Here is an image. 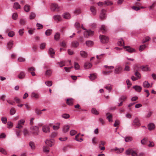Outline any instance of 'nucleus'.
<instances>
[{
	"mask_svg": "<svg viewBox=\"0 0 156 156\" xmlns=\"http://www.w3.org/2000/svg\"><path fill=\"white\" fill-rule=\"evenodd\" d=\"M106 10L104 9L101 10L100 15V18L101 20H103L106 18Z\"/></svg>",
	"mask_w": 156,
	"mask_h": 156,
	"instance_id": "obj_7",
	"label": "nucleus"
},
{
	"mask_svg": "<svg viewBox=\"0 0 156 156\" xmlns=\"http://www.w3.org/2000/svg\"><path fill=\"white\" fill-rule=\"evenodd\" d=\"M133 88L135 89L136 91L138 92H140L142 88L141 86L137 85L133 86Z\"/></svg>",
	"mask_w": 156,
	"mask_h": 156,
	"instance_id": "obj_14",
	"label": "nucleus"
},
{
	"mask_svg": "<svg viewBox=\"0 0 156 156\" xmlns=\"http://www.w3.org/2000/svg\"><path fill=\"white\" fill-rule=\"evenodd\" d=\"M118 44L120 46H123L124 45L123 41L122 39H120L118 40Z\"/></svg>",
	"mask_w": 156,
	"mask_h": 156,
	"instance_id": "obj_30",
	"label": "nucleus"
},
{
	"mask_svg": "<svg viewBox=\"0 0 156 156\" xmlns=\"http://www.w3.org/2000/svg\"><path fill=\"white\" fill-rule=\"evenodd\" d=\"M106 115L107 116V119L108 121L109 122H112V115L109 113H107L106 114Z\"/></svg>",
	"mask_w": 156,
	"mask_h": 156,
	"instance_id": "obj_18",
	"label": "nucleus"
},
{
	"mask_svg": "<svg viewBox=\"0 0 156 156\" xmlns=\"http://www.w3.org/2000/svg\"><path fill=\"white\" fill-rule=\"evenodd\" d=\"M35 68L33 67H31L28 68V71L29 72H31L35 71Z\"/></svg>",
	"mask_w": 156,
	"mask_h": 156,
	"instance_id": "obj_55",
	"label": "nucleus"
},
{
	"mask_svg": "<svg viewBox=\"0 0 156 156\" xmlns=\"http://www.w3.org/2000/svg\"><path fill=\"white\" fill-rule=\"evenodd\" d=\"M59 7L58 6V5L56 4H52L51 6V11H59Z\"/></svg>",
	"mask_w": 156,
	"mask_h": 156,
	"instance_id": "obj_5",
	"label": "nucleus"
},
{
	"mask_svg": "<svg viewBox=\"0 0 156 156\" xmlns=\"http://www.w3.org/2000/svg\"><path fill=\"white\" fill-rule=\"evenodd\" d=\"M70 126H69L66 125L63 126V131L64 133H66L69 131Z\"/></svg>",
	"mask_w": 156,
	"mask_h": 156,
	"instance_id": "obj_17",
	"label": "nucleus"
},
{
	"mask_svg": "<svg viewBox=\"0 0 156 156\" xmlns=\"http://www.w3.org/2000/svg\"><path fill=\"white\" fill-rule=\"evenodd\" d=\"M77 133L76 131L75 130H71L70 132V135L71 136H73Z\"/></svg>",
	"mask_w": 156,
	"mask_h": 156,
	"instance_id": "obj_62",
	"label": "nucleus"
},
{
	"mask_svg": "<svg viewBox=\"0 0 156 156\" xmlns=\"http://www.w3.org/2000/svg\"><path fill=\"white\" fill-rule=\"evenodd\" d=\"M75 27L78 29H79L80 28V25L79 23L78 22H76L75 23Z\"/></svg>",
	"mask_w": 156,
	"mask_h": 156,
	"instance_id": "obj_52",
	"label": "nucleus"
},
{
	"mask_svg": "<svg viewBox=\"0 0 156 156\" xmlns=\"http://www.w3.org/2000/svg\"><path fill=\"white\" fill-rule=\"evenodd\" d=\"M13 8L16 9H20V5L18 2H15L14 3Z\"/></svg>",
	"mask_w": 156,
	"mask_h": 156,
	"instance_id": "obj_27",
	"label": "nucleus"
},
{
	"mask_svg": "<svg viewBox=\"0 0 156 156\" xmlns=\"http://www.w3.org/2000/svg\"><path fill=\"white\" fill-rule=\"evenodd\" d=\"M73 99L72 98H68L66 100V103L69 105H73Z\"/></svg>",
	"mask_w": 156,
	"mask_h": 156,
	"instance_id": "obj_13",
	"label": "nucleus"
},
{
	"mask_svg": "<svg viewBox=\"0 0 156 156\" xmlns=\"http://www.w3.org/2000/svg\"><path fill=\"white\" fill-rule=\"evenodd\" d=\"M29 146L32 149H34L35 148V146L34 142H30L29 143Z\"/></svg>",
	"mask_w": 156,
	"mask_h": 156,
	"instance_id": "obj_42",
	"label": "nucleus"
},
{
	"mask_svg": "<svg viewBox=\"0 0 156 156\" xmlns=\"http://www.w3.org/2000/svg\"><path fill=\"white\" fill-rule=\"evenodd\" d=\"M15 109L13 108H12L10 111V113L11 115H13L15 113Z\"/></svg>",
	"mask_w": 156,
	"mask_h": 156,
	"instance_id": "obj_53",
	"label": "nucleus"
},
{
	"mask_svg": "<svg viewBox=\"0 0 156 156\" xmlns=\"http://www.w3.org/2000/svg\"><path fill=\"white\" fill-rule=\"evenodd\" d=\"M146 47L145 44H143L141 45L139 48V50L140 51H142L144 50Z\"/></svg>",
	"mask_w": 156,
	"mask_h": 156,
	"instance_id": "obj_45",
	"label": "nucleus"
},
{
	"mask_svg": "<svg viewBox=\"0 0 156 156\" xmlns=\"http://www.w3.org/2000/svg\"><path fill=\"white\" fill-rule=\"evenodd\" d=\"M14 33L13 31L9 32L8 34V35L10 37H12L14 36Z\"/></svg>",
	"mask_w": 156,
	"mask_h": 156,
	"instance_id": "obj_63",
	"label": "nucleus"
},
{
	"mask_svg": "<svg viewBox=\"0 0 156 156\" xmlns=\"http://www.w3.org/2000/svg\"><path fill=\"white\" fill-rule=\"evenodd\" d=\"M123 47L124 48L126 49V51L129 53H132L135 51V49L131 48L129 46H124Z\"/></svg>",
	"mask_w": 156,
	"mask_h": 156,
	"instance_id": "obj_8",
	"label": "nucleus"
},
{
	"mask_svg": "<svg viewBox=\"0 0 156 156\" xmlns=\"http://www.w3.org/2000/svg\"><path fill=\"white\" fill-rule=\"evenodd\" d=\"M86 44L87 46L89 47L93 45V42L91 41H86Z\"/></svg>",
	"mask_w": 156,
	"mask_h": 156,
	"instance_id": "obj_29",
	"label": "nucleus"
},
{
	"mask_svg": "<svg viewBox=\"0 0 156 156\" xmlns=\"http://www.w3.org/2000/svg\"><path fill=\"white\" fill-rule=\"evenodd\" d=\"M15 131L16 136L17 137H19L20 135V133L21 132V130L20 129H16Z\"/></svg>",
	"mask_w": 156,
	"mask_h": 156,
	"instance_id": "obj_51",
	"label": "nucleus"
},
{
	"mask_svg": "<svg viewBox=\"0 0 156 156\" xmlns=\"http://www.w3.org/2000/svg\"><path fill=\"white\" fill-rule=\"evenodd\" d=\"M151 39V38L149 37H145V40H143L142 41V43H144L145 42L149 41Z\"/></svg>",
	"mask_w": 156,
	"mask_h": 156,
	"instance_id": "obj_48",
	"label": "nucleus"
},
{
	"mask_svg": "<svg viewBox=\"0 0 156 156\" xmlns=\"http://www.w3.org/2000/svg\"><path fill=\"white\" fill-rule=\"evenodd\" d=\"M0 152L4 154H7L6 151L3 148H0Z\"/></svg>",
	"mask_w": 156,
	"mask_h": 156,
	"instance_id": "obj_57",
	"label": "nucleus"
},
{
	"mask_svg": "<svg viewBox=\"0 0 156 156\" xmlns=\"http://www.w3.org/2000/svg\"><path fill=\"white\" fill-rule=\"evenodd\" d=\"M45 142L48 146L51 147L55 144V140L52 139L50 140L47 139L45 141Z\"/></svg>",
	"mask_w": 156,
	"mask_h": 156,
	"instance_id": "obj_4",
	"label": "nucleus"
},
{
	"mask_svg": "<svg viewBox=\"0 0 156 156\" xmlns=\"http://www.w3.org/2000/svg\"><path fill=\"white\" fill-rule=\"evenodd\" d=\"M53 18L54 20L56 21H59L62 20L61 17L58 15H54L53 16Z\"/></svg>",
	"mask_w": 156,
	"mask_h": 156,
	"instance_id": "obj_12",
	"label": "nucleus"
},
{
	"mask_svg": "<svg viewBox=\"0 0 156 156\" xmlns=\"http://www.w3.org/2000/svg\"><path fill=\"white\" fill-rule=\"evenodd\" d=\"M81 56L83 58H86L87 55V53L84 51H80V53Z\"/></svg>",
	"mask_w": 156,
	"mask_h": 156,
	"instance_id": "obj_22",
	"label": "nucleus"
},
{
	"mask_svg": "<svg viewBox=\"0 0 156 156\" xmlns=\"http://www.w3.org/2000/svg\"><path fill=\"white\" fill-rule=\"evenodd\" d=\"M147 127L148 129L151 131L154 129L155 126L153 123H150L148 124Z\"/></svg>",
	"mask_w": 156,
	"mask_h": 156,
	"instance_id": "obj_16",
	"label": "nucleus"
},
{
	"mask_svg": "<svg viewBox=\"0 0 156 156\" xmlns=\"http://www.w3.org/2000/svg\"><path fill=\"white\" fill-rule=\"evenodd\" d=\"M18 61L19 62H24L25 61V59L22 57H20L18 58Z\"/></svg>",
	"mask_w": 156,
	"mask_h": 156,
	"instance_id": "obj_61",
	"label": "nucleus"
},
{
	"mask_svg": "<svg viewBox=\"0 0 156 156\" xmlns=\"http://www.w3.org/2000/svg\"><path fill=\"white\" fill-rule=\"evenodd\" d=\"M126 154L127 155H129L131 154L132 156H137L136 152L133 150L130 149H129L126 151Z\"/></svg>",
	"mask_w": 156,
	"mask_h": 156,
	"instance_id": "obj_2",
	"label": "nucleus"
},
{
	"mask_svg": "<svg viewBox=\"0 0 156 156\" xmlns=\"http://www.w3.org/2000/svg\"><path fill=\"white\" fill-rule=\"evenodd\" d=\"M52 32V30L51 29H48L47 30L45 31V35L47 36H49L51 34Z\"/></svg>",
	"mask_w": 156,
	"mask_h": 156,
	"instance_id": "obj_38",
	"label": "nucleus"
},
{
	"mask_svg": "<svg viewBox=\"0 0 156 156\" xmlns=\"http://www.w3.org/2000/svg\"><path fill=\"white\" fill-rule=\"evenodd\" d=\"M89 77L91 80H93L96 78V76L94 74H91L90 75Z\"/></svg>",
	"mask_w": 156,
	"mask_h": 156,
	"instance_id": "obj_59",
	"label": "nucleus"
},
{
	"mask_svg": "<svg viewBox=\"0 0 156 156\" xmlns=\"http://www.w3.org/2000/svg\"><path fill=\"white\" fill-rule=\"evenodd\" d=\"M79 45L78 42L76 41H75L72 42V45L73 47L74 48L77 47Z\"/></svg>",
	"mask_w": 156,
	"mask_h": 156,
	"instance_id": "obj_25",
	"label": "nucleus"
},
{
	"mask_svg": "<svg viewBox=\"0 0 156 156\" xmlns=\"http://www.w3.org/2000/svg\"><path fill=\"white\" fill-rule=\"evenodd\" d=\"M143 87L144 88H148L150 87V83L147 81H144L143 83Z\"/></svg>",
	"mask_w": 156,
	"mask_h": 156,
	"instance_id": "obj_33",
	"label": "nucleus"
},
{
	"mask_svg": "<svg viewBox=\"0 0 156 156\" xmlns=\"http://www.w3.org/2000/svg\"><path fill=\"white\" fill-rule=\"evenodd\" d=\"M52 82L51 81L45 82V84L48 86L50 87L52 85Z\"/></svg>",
	"mask_w": 156,
	"mask_h": 156,
	"instance_id": "obj_54",
	"label": "nucleus"
},
{
	"mask_svg": "<svg viewBox=\"0 0 156 156\" xmlns=\"http://www.w3.org/2000/svg\"><path fill=\"white\" fill-rule=\"evenodd\" d=\"M125 141L126 142H129L131 141L133 138L130 136H128L125 138Z\"/></svg>",
	"mask_w": 156,
	"mask_h": 156,
	"instance_id": "obj_43",
	"label": "nucleus"
},
{
	"mask_svg": "<svg viewBox=\"0 0 156 156\" xmlns=\"http://www.w3.org/2000/svg\"><path fill=\"white\" fill-rule=\"evenodd\" d=\"M32 133L34 135H38L39 132V128L37 126H31L30 127Z\"/></svg>",
	"mask_w": 156,
	"mask_h": 156,
	"instance_id": "obj_1",
	"label": "nucleus"
},
{
	"mask_svg": "<svg viewBox=\"0 0 156 156\" xmlns=\"http://www.w3.org/2000/svg\"><path fill=\"white\" fill-rule=\"evenodd\" d=\"M60 36V34L59 33H56L54 36L55 39L56 41L58 40Z\"/></svg>",
	"mask_w": 156,
	"mask_h": 156,
	"instance_id": "obj_40",
	"label": "nucleus"
},
{
	"mask_svg": "<svg viewBox=\"0 0 156 156\" xmlns=\"http://www.w3.org/2000/svg\"><path fill=\"white\" fill-rule=\"evenodd\" d=\"M74 67L75 69L78 70L80 69V66L78 63L75 62H74Z\"/></svg>",
	"mask_w": 156,
	"mask_h": 156,
	"instance_id": "obj_36",
	"label": "nucleus"
},
{
	"mask_svg": "<svg viewBox=\"0 0 156 156\" xmlns=\"http://www.w3.org/2000/svg\"><path fill=\"white\" fill-rule=\"evenodd\" d=\"M23 133L25 136L28 135L29 134L28 131L26 129H23Z\"/></svg>",
	"mask_w": 156,
	"mask_h": 156,
	"instance_id": "obj_60",
	"label": "nucleus"
},
{
	"mask_svg": "<svg viewBox=\"0 0 156 156\" xmlns=\"http://www.w3.org/2000/svg\"><path fill=\"white\" fill-rule=\"evenodd\" d=\"M62 16L64 18L66 19H70V14L68 12H66L63 14Z\"/></svg>",
	"mask_w": 156,
	"mask_h": 156,
	"instance_id": "obj_21",
	"label": "nucleus"
},
{
	"mask_svg": "<svg viewBox=\"0 0 156 156\" xmlns=\"http://www.w3.org/2000/svg\"><path fill=\"white\" fill-rule=\"evenodd\" d=\"M135 75L138 77V79H140L141 77L140 73L138 71L136 72L134 74Z\"/></svg>",
	"mask_w": 156,
	"mask_h": 156,
	"instance_id": "obj_64",
	"label": "nucleus"
},
{
	"mask_svg": "<svg viewBox=\"0 0 156 156\" xmlns=\"http://www.w3.org/2000/svg\"><path fill=\"white\" fill-rule=\"evenodd\" d=\"M105 4L107 5H110L112 4V3L109 1H106L104 2Z\"/></svg>",
	"mask_w": 156,
	"mask_h": 156,
	"instance_id": "obj_58",
	"label": "nucleus"
},
{
	"mask_svg": "<svg viewBox=\"0 0 156 156\" xmlns=\"http://www.w3.org/2000/svg\"><path fill=\"white\" fill-rule=\"evenodd\" d=\"M59 127V124L58 123L57 126H53V129L54 130H57Z\"/></svg>",
	"mask_w": 156,
	"mask_h": 156,
	"instance_id": "obj_56",
	"label": "nucleus"
},
{
	"mask_svg": "<svg viewBox=\"0 0 156 156\" xmlns=\"http://www.w3.org/2000/svg\"><path fill=\"white\" fill-rule=\"evenodd\" d=\"M49 53L51 55V57L52 58H54V56L52 55L55 53L54 50L52 48H50L49 49Z\"/></svg>",
	"mask_w": 156,
	"mask_h": 156,
	"instance_id": "obj_19",
	"label": "nucleus"
},
{
	"mask_svg": "<svg viewBox=\"0 0 156 156\" xmlns=\"http://www.w3.org/2000/svg\"><path fill=\"white\" fill-rule=\"evenodd\" d=\"M30 9V5H26L24 7V10L27 12H28Z\"/></svg>",
	"mask_w": 156,
	"mask_h": 156,
	"instance_id": "obj_31",
	"label": "nucleus"
},
{
	"mask_svg": "<svg viewBox=\"0 0 156 156\" xmlns=\"http://www.w3.org/2000/svg\"><path fill=\"white\" fill-rule=\"evenodd\" d=\"M43 151L46 153H48L49 152V148L48 147L44 146L43 147Z\"/></svg>",
	"mask_w": 156,
	"mask_h": 156,
	"instance_id": "obj_34",
	"label": "nucleus"
},
{
	"mask_svg": "<svg viewBox=\"0 0 156 156\" xmlns=\"http://www.w3.org/2000/svg\"><path fill=\"white\" fill-rule=\"evenodd\" d=\"M122 70V68L121 66H117L115 67L114 70V73L116 74H118L121 73Z\"/></svg>",
	"mask_w": 156,
	"mask_h": 156,
	"instance_id": "obj_6",
	"label": "nucleus"
},
{
	"mask_svg": "<svg viewBox=\"0 0 156 156\" xmlns=\"http://www.w3.org/2000/svg\"><path fill=\"white\" fill-rule=\"evenodd\" d=\"M92 66V65L90 63H86L84 66V68L86 69L90 68Z\"/></svg>",
	"mask_w": 156,
	"mask_h": 156,
	"instance_id": "obj_23",
	"label": "nucleus"
},
{
	"mask_svg": "<svg viewBox=\"0 0 156 156\" xmlns=\"http://www.w3.org/2000/svg\"><path fill=\"white\" fill-rule=\"evenodd\" d=\"M127 98V96L126 95H122L119 98V101H122V102L125 101Z\"/></svg>",
	"mask_w": 156,
	"mask_h": 156,
	"instance_id": "obj_26",
	"label": "nucleus"
},
{
	"mask_svg": "<svg viewBox=\"0 0 156 156\" xmlns=\"http://www.w3.org/2000/svg\"><path fill=\"white\" fill-rule=\"evenodd\" d=\"M148 141V139L146 138H144L141 141V143L143 145H144L146 144Z\"/></svg>",
	"mask_w": 156,
	"mask_h": 156,
	"instance_id": "obj_39",
	"label": "nucleus"
},
{
	"mask_svg": "<svg viewBox=\"0 0 156 156\" xmlns=\"http://www.w3.org/2000/svg\"><path fill=\"white\" fill-rule=\"evenodd\" d=\"M133 125L140 126V123L139 119L137 117H136L133 121Z\"/></svg>",
	"mask_w": 156,
	"mask_h": 156,
	"instance_id": "obj_11",
	"label": "nucleus"
},
{
	"mask_svg": "<svg viewBox=\"0 0 156 156\" xmlns=\"http://www.w3.org/2000/svg\"><path fill=\"white\" fill-rule=\"evenodd\" d=\"M32 98H34L35 99H37L39 98V95L34 92H32L31 94Z\"/></svg>",
	"mask_w": 156,
	"mask_h": 156,
	"instance_id": "obj_32",
	"label": "nucleus"
},
{
	"mask_svg": "<svg viewBox=\"0 0 156 156\" xmlns=\"http://www.w3.org/2000/svg\"><path fill=\"white\" fill-rule=\"evenodd\" d=\"M94 31L91 30H89L85 31L84 32V36L85 37H88L89 36H91L93 35Z\"/></svg>",
	"mask_w": 156,
	"mask_h": 156,
	"instance_id": "obj_9",
	"label": "nucleus"
},
{
	"mask_svg": "<svg viewBox=\"0 0 156 156\" xmlns=\"http://www.w3.org/2000/svg\"><path fill=\"white\" fill-rule=\"evenodd\" d=\"M42 131L43 132L48 133L50 132V128L48 125H44L42 127Z\"/></svg>",
	"mask_w": 156,
	"mask_h": 156,
	"instance_id": "obj_10",
	"label": "nucleus"
},
{
	"mask_svg": "<svg viewBox=\"0 0 156 156\" xmlns=\"http://www.w3.org/2000/svg\"><path fill=\"white\" fill-rule=\"evenodd\" d=\"M92 113L93 114L95 115H98L99 114V112L97 111L95 108H93L91 110Z\"/></svg>",
	"mask_w": 156,
	"mask_h": 156,
	"instance_id": "obj_35",
	"label": "nucleus"
},
{
	"mask_svg": "<svg viewBox=\"0 0 156 156\" xmlns=\"http://www.w3.org/2000/svg\"><path fill=\"white\" fill-rule=\"evenodd\" d=\"M25 73L21 71L18 75V76L20 79H23L25 77Z\"/></svg>",
	"mask_w": 156,
	"mask_h": 156,
	"instance_id": "obj_20",
	"label": "nucleus"
},
{
	"mask_svg": "<svg viewBox=\"0 0 156 156\" xmlns=\"http://www.w3.org/2000/svg\"><path fill=\"white\" fill-rule=\"evenodd\" d=\"M90 9L94 15H95L96 14V10L95 7L92 6L90 7Z\"/></svg>",
	"mask_w": 156,
	"mask_h": 156,
	"instance_id": "obj_28",
	"label": "nucleus"
},
{
	"mask_svg": "<svg viewBox=\"0 0 156 156\" xmlns=\"http://www.w3.org/2000/svg\"><path fill=\"white\" fill-rule=\"evenodd\" d=\"M26 23V20L25 19H20V23L21 25H25Z\"/></svg>",
	"mask_w": 156,
	"mask_h": 156,
	"instance_id": "obj_41",
	"label": "nucleus"
},
{
	"mask_svg": "<svg viewBox=\"0 0 156 156\" xmlns=\"http://www.w3.org/2000/svg\"><path fill=\"white\" fill-rule=\"evenodd\" d=\"M99 37L101 41L103 43H107L108 41V38L106 36L100 35Z\"/></svg>",
	"mask_w": 156,
	"mask_h": 156,
	"instance_id": "obj_3",
	"label": "nucleus"
},
{
	"mask_svg": "<svg viewBox=\"0 0 156 156\" xmlns=\"http://www.w3.org/2000/svg\"><path fill=\"white\" fill-rule=\"evenodd\" d=\"M35 112L36 114L38 115H40L42 114V111L37 108L35 109Z\"/></svg>",
	"mask_w": 156,
	"mask_h": 156,
	"instance_id": "obj_44",
	"label": "nucleus"
},
{
	"mask_svg": "<svg viewBox=\"0 0 156 156\" xmlns=\"http://www.w3.org/2000/svg\"><path fill=\"white\" fill-rule=\"evenodd\" d=\"M18 17V15L17 13H14L12 16V18L14 20H16Z\"/></svg>",
	"mask_w": 156,
	"mask_h": 156,
	"instance_id": "obj_49",
	"label": "nucleus"
},
{
	"mask_svg": "<svg viewBox=\"0 0 156 156\" xmlns=\"http://www.w3.org/2000/svg\"><path fill=\"white\" fill-rule=\"evenodd\" d=\"M107 30L106 28L104 25H102L100 28L99 32L104 34Z\"/></svg>",
	"mask_w": 156,
	"mask_h": 156,
	"instance_id": "obj_15",
	"label": "nucleus"
},
{
	"mask_svg": "<svg viewBox=\"0 0 156 156\" xmlns=\"http://www.w3.org/2000/svg\"><path fill=\"white\" fill-rule=\"evenodd\" d=\"M52 71L51 70H48L45 72V74L46 76H50L51 74Z\"/></svg>",
	"mask_w": 156,
	"mask_h": 156,
	"instance_id": "obj_46",
	"label": "nucleus"
},
{
	"mask_svg": "<svg viewBox=\"0 0 156 156\" xmlns=\"http://www.w3.org/2000/svg\"><path fill=\"white\" fill-rule=\"evenodd\" d=\"M62 117L64 119H68L70 115L69 114L65 113L62 115Z\"/></svg>",
	"mask_w": 156,
	"mask_h": 156,
	"instance_id": "obj_47",
	"label": "nucleus"
},
{
	"mask_svg": "<svg viewBox=\"0 0 156 156\" xmlns=\"http://www.w3.org/2000/svg\"><path fill=\"white\" fill-rule=\"evenodd\" d=\"M13 44V41H10L7 44V47L9 49H11L12 47Z\"/></svg>",
	"mask_w": 156,
	"mask_h": 156,
	"instance_id": "obj_24",
	"label": "nucleus"
},
{
	"mask_svg": "<svg viewBox=\"0 0 156 156\" xmlns=\"http://www.w3.org/2000/svg\"><path fill=\"white\" fill-rule=\"evenodd\" d=\"M1 119L2 123L4 124L6 123L7 122V119L6 117H2Z\"/></svg>",
	"mask_w": 156,
	"mask_h": 156,
	"instance_id": "obj_50",
	"label": "nucleus"
},
{
	"mask_svg": "<svg viewBox=\"0 0 156 156\" xmlns=\"http://www.w3.org/2000/svg\"><path fill=\"white\" fill-rule=\"evenodd\" d=\"M142 69L144 71H149L150 70V68L147 66H142Z\"/></svg>",
	"mask_w": 156,
	"mask_h": 156,
	"instance_id": "obj_37",
	"label": "nucleus"
}]
</instances>
